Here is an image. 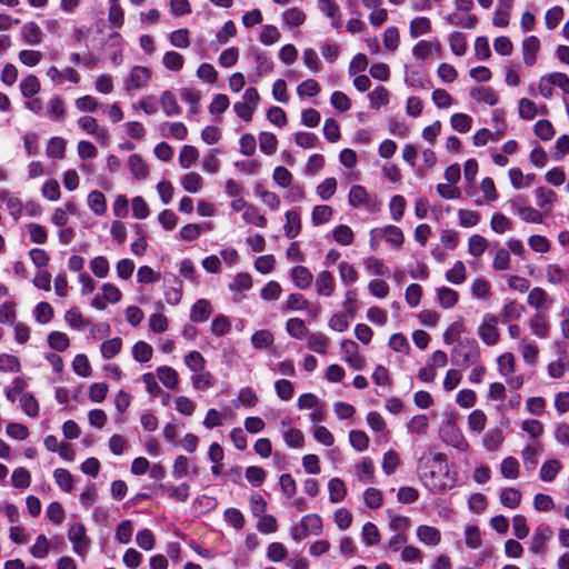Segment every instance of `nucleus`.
Here are the masks:
<instances>
[{"mask_svg": "<svg viewBox=\"0 0 569 569\" xmlns=\"http://www.w3.org/2000/svg\"><path fill=\"white\" fill-rule=\"evenodd\" d=\"M369 246L372 251L378 250L381 239H385L396 250L400 249L405 242V236L401 229L393 224L381 228H373L369 232Z\"/></svg>", "mask_w": 569, "mask_h": 569, "instance_id": "nucleus-1", "label": "nucleus"}, {"mask_svg": "<svg viewBox=\"0 0 569 569\" xmlns=\"http://www.w3.org/2000/svg\"><path fill=\"white\" fill-rule=\"evenodd\" d=\"M348 200L351 207L363 209L368 213H377L381 209V202L377 196L369 194L360 184L350 188Z\"/></svg>", "mask_w": 569, "mask_h": 569, "instance_id": "nucleus-2", "label": "nucleus"}, {"mask_svg": "<svg viewBox=\"0 0 569 569\" xmlns=\"http://www.w3.org/2000/svg\"><path fill=\"white\" fill-rule=\"evenodd\" d=\"M480 360V349L475 339L466 340L451 351V362L460 367H468Z\"/></svg>", "mask_w": 569, "mask_h": 569, "instance_id": "nucleus-3", "label": "nucleus"}, {"mask_svg": "<svg viewBox=\"0 0 569 569\" xmlns=\"http://www.w3.org/2000/svg\"><path fill=\"white\" fill-rule=\"evenodd\" d=\"M511 211L527 223H542L543 212L526 203L521 196H517L509 200Z\"/></svg>", "mask_w": 569, "mask_h": 569, "instance_id": "nucleus-4", "label": "nucleus"}, {"mask_svg": "<svg viewBox=\"0 0 569 569\" xmlns=\"http://www.w3.org/2000/svg\"><path fill=\"white\" fill-rule=\"evenodd\" d=\"M439 436L443 442L458 449L459 451L465 452L469 448V443L465 436L458 426L451 420H447L441 425L439 429Z\"/></svg>", "mask_w": 569, "mask_h": 569, "instance_id": "nucleus-5", "label": "nucleus"}, {"mask_svg": "<svg viewBox=\"0 0 569 569\" xmlns=\"http://www.w3.org/2000/svg\"><path fill=\"white\" fill-rule=\"evenodd\" d=\"M340 351L342 360L353 370H363L366 368V359L360 355L359 346L351 339H343L340 342Z\"/></svg>", "mask_w": 569, "mask_h": 569, "instance_id": "nucleus-6", "label": "nucleus"}, {"mask_svg": "<svg viewBox=\"0 0 569 569\" xmlns=\"http://www.w3.org/2000/svg\"><path fill=\"white\" fill-rule=\"evenodd\" d=\"M498 318L493 313H485L478 327V336L487 346H495L499 341Z\"/></svg>", "mask_w": 569, "mask_h": 569, "instance_id": "nucleus-7", "label": "nucleus"}, {"mask_svg": "<svg viewBox=\"0 0 569 569\" xmlns=\"http://www.w3.org/2000/svg\"><path fill=\"white\" fill-rule=\"evenodd\" d=\"M68 539L72 543V550L76 555L84 558L88 553L89 539L86 535V528L82 523H73L68 529Z\"/></svg>", "mask_w": 569, "mask_h": 569, "instance_id": "nucleus-8", "label": "nucleus"}, {"mask_svg": "<svg viewBox=\"0 0 569 569\" xmlns=\"http://www.w3.org/2000/svg\"><path fill=\"white\" fill-rule=\"evenodd\" d=\"M151 79V70L143 66L133 67L129 76L123 81V88L127 91L139 90L149 83Z\"/></svg>", "mask_w": 569, "mask_h": 569, "instance_id": "nucleus-9", "label": "nucleus"}, {"mask_svg": "<svg viewBox=\"0 0 569 569\" xmlns=\"http://www.w3.org/2000/svg\"><path fill=\"white\" fill-rule=\"evenodd\" d=\"M77 123L86 133L93 136L101 146H106L109 142L108 129L100 128L96 118L82 116L78 119Z\"/></svg>", "mask_w": 569, "mask_h": 569, "instance_id": "nucleus-10", "label": "nucleus"}, {"mask_svg": "<svg viewBox=\"0 0 569 569\" xmlns=\"http://www.w3.org/2000/svg\"><path fill=\"white\" fill-rule=\"evenodd\" d=\"M540 48V40L536 36H528L522 40L521 52L525 66L532 67L536 64Z\"/></svg>", "mask_w": 569, "mask_h": 569, "instance_id": "nucleus-11", "label": "nucleus"}, {"mask_svg": "<svg viewBox=\"0 0 569 569\" xmlns=\"http://www.w3.org/2000/svg\"><path fill=\"white\" fill-rule=\"evenodd\" d=\"M336 279L332 272L322 270L317 273L315 280L316 292L320 297H331L336 291Z\"/></svg>", "mask_w": 569, "mask_h": 569, "instance_id": "nucleus-12", "label": "nucleus"}, {"mask_svg": "<svg viewBox=\"0 0 569 569\" xmlns=\"http://www.w3.org/2000/svg\"><path fill=\"white\" fill-rule=\"evenodd\" d=\"M307 14L303 10L292 7L281 13L282 27L290 31L298 29L306 22Z\"/></svg>", "mask_w": 569, "mask_h": 569, "instance_id": "nucleus-13", "label": "nucleus"}, {"mask_svg": "<svg viewBox=\"0 0 569 569\" xmlns=\"http://www.w3.org/2000/svg\"><path fill=\"white\" fill-rule=\"evenodd\" d=\"M157 312L148 318V328L150 333L159 335L169 329V319L163 315L164 306L161 301L156 305Z\"/></svg>", "mask_w": 569, "mask_h": 569, "instance_id": "nucleus-14", "label": "nucleus"}, {"mask_svg": "<svg viewBox=\"0 0 569 569\" xmlns=\"http://www.w3.org/2000/svg\"><path fill=\"white\" fill-rule=\"evenodd\" d=\"M527 302L530 307L540 312V310H548L553 300L549 297L545 289L535 287L529 291Z\"/></svg>", "mask_w": 569, "mask_h": 569, "instance_id": "nucleus-15", "label": "nucleus"}, {"mask_svg": "<svg viewBox=\"0 0 569 569\" xmlns=\"http://www.w3.org/2000/svg\"><path fill=\"white\" fill-rule=\"evenodd\" d=\"M546 279L552 286L569 282V267L559 263H549L545 268Z\"/></svg>", "mask_w": 569, "mask_h": 569, "instance_id": "nucleus-16", "label": "nucleus"}, {"mask_svg": "<svg viewBox=\"0 0 569 569\" xmlns=\"http://www.w3.org/2000/svg\"><path fill=\"white\" fill-rule=\"evenodd\" d=\"M552 537V530L548 526L538 527L530 540V551L538 555L545 551L547 541Z\"/></svg>", "mask_w": 569, "mask_h": 569, "instance_id": "nucleus-17", "label": "nucleus"}, {"mask_svg": "<svg viewBox=\"0 0 569 569\" xmlns=\"http://www.w3.org/2000/svg\"><path fill=\"white\" fill-rule=\"evenodd\" d=\"M536 204L542 212L549 213L555 202H557V193L548 188L538 187L535 190Z\"/></svg>", "mask_w": 569, "mask_h": 569, "instance_id": "nucleus-18", "label": "nucleus"}, {"mask_svg": "<svg viewBox=\"0 0 569 569\" xmlns=\"http://www.w3.org/2000/svg\"><path fill=\"white\" fill-rule=\"evenodd\" d=\"M290 278L293 284L300 290L310 288L313 281L311 271L301 264L296 266L290 270Z\"/></svg>", "mask_w": 569, "mask_h": 569, "instance_id": "nucleus-19", "label": "nucleus"}, {"mask_svg": "<svg viewBox=\"0 0 569 569\" xmlns=\"http://www.w3.org/2000/svg\"><path fill=\"white\" fill-rule=\"evenodd\" d=\"M528 326L532 335H535L537 338L547 339L549 337L550 323L543 313H535L529 319Z\"/></svg>", "mask_w": 569, "mask_h": 569, "instance_id": "nucleus-20", "label": "nucleus"}, {"mask_svg": "<svg viewBox=\"0 0 569 569\" xmlns=\"http://www.w3.org/2000/svg\"><path fill=\"white\" fill-rule=\"evenodd\" d=\"M22 40L29 46H39L43 41L41 28L33 21L26 22L20 31Z\"/></svg>", "mask_w": 569, "mask_h": 569, "instance_id": "nucleus-21", "label": "nucleus"}, {"mask_svg": "<svg viewBox=\"0 0 569 569\" xmlns=\"http://www.w3.org/2000/svg\"><path fill=\"white\" fill-rule=\"evenodd\" d=\"M283 232L288 239H295L301 231V217L298 210L291 209L284 213Z\"/></svg>", "mask_w": 569, "mask_h": 569, "instance_id": "nucleus-22", "label": "nucleus"}, {"mask_svg": "<svg viewBox=\"0 0 569 569\" xmlns=\"http://www.w3.org/2000/svg\"><path fill=\"white\" fill-rule=\"evenodd\" d=\"M441 46L438 39L420 40L412 48V54L420 61L427 60L433 51H440Z\"/></svg>", "mask_w": 569, "mask_h": 569, "instance_id": "nucleus-23", "label": "nucleus"}, {"mask_svg": "<svg viewBox=\"0 0 569 569\" xmlns=\"http://www.w3.org/2000/svg\"><path fill=\"white\" fill-rule=\"evenodd\" d=\"M212 313V307L208 299L197 300L190 309V320L192 322H204Z\"/></svg>", "mask_w": 569, "mask_h": 569, "instance_id": "nucleus-24", "label": "nucleus"}, {"mask_svg": "<svg viewBox=\"0 0 569 569\" xmlns=\"http://www.w3.org/2000/svg\"><path fill=\"white\" fill-rule=\"evenodd\" d=\"M541 446L539 442H531L528 443L522 450H521V459L523 462V467L527 471L532 472L536 470L538 466V453Z\"/></svg>", "mask_w": 569, "mask_h": 569, "instance_id": "nucleus-25", "label": "nucleus"}, {"mask_svg": "<svg viewBox=\"0 0 569 569\" xmlns=\"http://www.w3.org/2000/svg\"><path fill=\"white\" fill-rule=\"evenodd\" d=\"M417 537L421 543L435 547L441 540V532L436 527L421 525L417 528Z\"/></svg>", "mask_w": 569, "mask_h": 569, "instance_id": "nucleus-26", "label": "nucleus"}, {"mask_svg": "<svg viewBox=\"0 0 569 569\" xmlns=\"http://www.w3.org/2000/svg\"><path fill=\"white\" fill-rule=\"evenodd\" d=\"M307 347L313 352L326 355L330 347V339L322 332H311L307 337Z\"/></svg>", "mask_w": 569, "mask_h": 569, "instance_id": "nucleus-27", "label": "nucleus"}, {"mask_svg": "<svg viewBox=\"0 0 569 569\" xmlns=\"http://www.w3.org/2000/svg\"><path fill=\"white\" fill-rule=\"evenodd\" d=\"M470 96L478 102H483L488 106H496L499 101L497 92L491 87H477L470 90Z\"/></svg>", "mask_w": 569, "mask_h": 569, "instance_id": "nucleus-28", "label": "nucleus"}, {"mask_svg": "<svg viewBox=\"0 0 569 569\" xmlns=\"http://www.w3.org/2000/svg\"><path fill=\"white\" fill-rule=\"evenodd\" d=\"M355 315L352 308H348L346 311L333 313L328 322V326L331 330L337 332H343L349 328V318H352Z\"/></svg>", "mask_w": 569, "mask_h": 569, "instance_id": "nucleus-29", "label": "nucleus"}, {"mask_svg": "<svg viewBox=\"0 0 569 569\" xmlns=\"http://www.w3.org/2000/svg\"><path fill=\"white\" fill-rule=\"evenodd\" d=\"M192 473L193 476L198 475V469L196 466L191 468L189 459L186 456H178L174 459L173 466H172V477L177 480L187 477L189 473Z\"/></svg>", "mask_w": 569, "mask_h": 569, "instance_id": "nucleus-30", "label": "nucleus"}, {"mask_svg": "<svg viewBox=\"0 0 569 569\" xmlns=\"http://www.w3.org/2000/svg\"><path fill=\"white\" fill-rule=\"evenodd\" d=\"M128 168L137 180H144L149 176V167L139 154H132L129 157Z\"/></svg>", "mask_w": 569, "mask_h": 569, "instance_id": "nucleus-31", "label": "nucleus"}, {"mask_svg": "<svg viewBox=\"0 0 569 569\" xmlns=\"http://www.w3.org/2000/svg\"><path fill=\"white\" fill-rule=\"evenodd\" d=\"M160 130L163 137H171L179 141L184 140L188 136L187 127L180 121L164 122L161 124Z\"/></svg>", "mask_w": 569, "mask_h": 569, "instance_id": "nucleus-32", "label": "nucleus"}, {"mask_svg": "<svg viewBox=\"0 0 569 569\" xmlns=\"http://www.w3.org/2000/svg\"><path fill=\"white\" fill-rule=\"evenodd\" d=\"M157 377L160 382L168 389H176L179 385V375L176 369L169 366H160L157 368Z\"/></svg>", "mask_w": 569, "mask_h": 569, "instance_id": "nucleus-33", "label": "nucleus"}, {"mask_svg": "<svg viewBox=\"0 0 569 569\" xmlns=\"http://www.w3.org/2000/svg\"><path fill=\"white\" fill-rule=\"evenodd\" d=\"M432 31L431 20L427 17H416L410 21V37L417 39L421 36L429 34Z\"/></svg>", "mask_w": 569, "mask_h": 569, "instance_id": "nucleus-34", "label": "nucleus"}, {"mask_svg": "<svg viewBox=\"0 0 569 569\" xmlns=\"http://www.w3.org/2000/svg\"><path fill=\"white\" fill-rule=\"evenodd\" d=\"M508 174L512 187L518 190L530 187L536 178L533 173L523 174L519 168L509 169Z\"/></svg>", "mask_w": 569, "mask_h": 569, "instance_id": "nucleus-35", "label": "nucleus"}, {"mask_svg": "<svg viewBox=\"0 0 569 569\" xmlns=\"http://www.w3.org/2000/svg\"><path fill=\"white\" fill-rule=\"evenodd\" d=\"M386 515L389 521V528L392 531H396L397 533H403L406 530L410 528L411 521L408 517L402 516L392 509H388L386 511Z\"/></svg>", "mask_w": 569, "mask_h": 569, "instance_id": "nucleus-36", "label": "nucleus"}, {"mask_svg": "<svg viewBox=\"0 0 569 569\" xmlns=\"http://www.w3.org/2000/svg\"><path fill=\"white\" fill-rule=\"evenodd\" d=\"M375 475V465L371 458L363 457L356 466V476L363 483L372 482Z\"/></svg>", "mask_w": 569, "mask_h": 569, "instance_id": "nucleus-37", "label": "nucleus"}, {"mask_svg": "<svg viewBox=\"0 0 569 569\" xmlns=\"http://www.w3.org/2000/svg\"><path fill=\"white\" fill-rule=\"evenodd\" d=\"M181 187L189 193H198L203 188V178L197 172H188L180 179Z\"/></svg>", "mask_w": 569, "mask_h": 569, "instance_id": "nucleus-38", "label": "nucleus"}, {"mask_svg": "<svg viewBox=\"0 0 569 569\" xmlns=\"http://www.w3.org/2000/svg\"><path fill=\"white\" fill-rule=\"evenodd\" d=\"M0 200L6 202L7 210L9 214L18 220L23 210L22 201L18 197L10 196L8 191H0Z\"/></svg>", "mask_w": 569, "mask_h": 569, "instance_id": "nucleus-39", "label": "nucleus"}, {"mask_svg": "<svg viewBox=\"0 0 569 569\" xmlns=\"http://www.w3.org/2000/svg\"><path fill=\"white\" fill-rule=\"evenodd\" d=\"M160 103H161L162 111L168 117L179 116L181 113V108L177 101V98L169 90H166L161 93Z\"/></svg>", "mask_w": 569, "mask_h": 569, "instance_id": "nucleus-40", "label": "nucleus"}, {"mask_svg": "<svg viewBox=\"0 0 569 569\" xmlns=\"http://www.w3.org/2000/svg\"><path fill=\"white\" fill-rule=\"evenodd\" d=\"M503 440V431L499 428H492L486 432L482 442L487 451H496L502 445Z\"/></svg>", "mask_w": 569, "mask_h": 569, "instance_id": "nucleus-41", "label": "nucleus"}, {"mask_svg": "<svg viewBox=\"0 0 569 569\" xmlns=\"http://www.w3.org/2000/svg\"><path fill=\"white\" fill-rule=\"evenodd\" d=\"M561 469L562 465L558 459H549L542 463L539 477L545 482H551Z\"/></svg>", "mask_w": 569, "mask_h": 569, "instance_id": "nucleus-42", "label": "nucleus"}, {"mask_svg": "<svg viewBox=\"0 0 569 569\" xmlns=\"http://www.w3.org/2000/svg\"><path fill=\"white\" fill-rule=\"evenodd\" d=\"M40 81L34 74H28L20 82V91L26 99L33 98L40 92Z\"/></svg>", "mask_w": 569, "mask_h": 569, "instance_id": "nucleus-43", "label": "nucleus"}, {"mask_svg": "<svg viewBox=\"0 0 569 569\" xmlns=\"http://www.w3.org/2000/svg\"><path fill=\"white\" fill-rule=\"evenodd\" d=\"M50 549V540L46 535L41 533L37 536L36 541L29 551L34 559H44L49 555Z\"/></svg>", "mask_w": 569, "mask_h": 569, "instance_id": "nucleus-44", "label": "nucleus"}, {"mask_svg": "<svg viewBox=\"0 0 569 569\" xmlns=\"http://www.w3.org/2000/svg\"><path fill=\"white\" fill-rule=\"evenodd\" d=\"M67 142L61 137H53L48 141L47 156L53 160L63 159L66 156Z\"/></svg>", "mask_w": 569, "mask_h": 569, "instance_id": "nucleus-45", "label": "nucleus"}, {"mask_svg": "<svg viewBox=\"0 0 569 569\" xmlns=\"http://www.w3.org/2000/svg\"><path fill=\"white\" fill-rule=\"evenodd\" d=\"M301 526L308 535L319 536L322 533L323 525L319 515L310 513L301 518Z\"/></svg>", "mask_w": 569, "mask_h": 569, "instance_id": "nucleus-46", "label": "nucleus"}, {"mask_svg": "<svg viewBox=\"0 0 569 569\" xmlns=\"http://www.w3.org/2000/svg\"><path fill=\"white\" fill-rule=\"evenodd\" d=\"M329 500L332 503L342 501L347 495L345 482L340 478H332L328 482Z\"/></svg>", "mask_w": 569, "mask_h": 569, "instance_id": "nucleus-47", "label": "nucleus"}, {"mask_svg": "<svg viewBox=\"0 0 569 569\" xmlns=\"http://www.w3.org/2000/svg\"><path fill=\"white\" fill-rule=\"evenodd\" d=\"M242 220L246 223H249V224H252V226H256L259 228H264V227H267V223H268L267 218L260 212L259 208L252 203H250V206H248L246 212L242 213Z\"/></svg>", "mask_w": 569, "mask_h": 569, "instance_id": "nucleus-48", "label": "nucleus"}, {"mask_svg": "<svg viewBox=\"0 0 569 569\" xmlns=\"http://www.w3.org/2000/svg\"><path fill=\"white\" fill-rule=\"evenodd\" d=\"M286 330L295 339H305L308 337L309 329L300 318H291L286 323Z\"/></svg>", "mask_w": 569, "mask_h": 569, "instance_id": "nucleus-49", "label": "nucleus"}, {"mask_svg": "<svg viewBox=\"0 0 569 569\" xmlns=\"http://www.w3.org/2000/svg\"><path fill=\"white\" fill-rule=\"evenodd\" d=\"M338 271L340 281L348 286L357 282L359 280V272L356 267L347 261H341L338 264Z\"/></svg>", "mask_w": 569, "mask_h": 569, "instance_id": "nucleus-50", "label": "nucleus"}, {"mask_svg": "<svg viewBox=\"0 0 569 569\" xmlns=\"http://www.w3.org/2000/svg\"><path fill=\"white\" fill-rule=\"evenodd\" d=\"M53 478L59 488L64 492H71L74 487V479L71 472L63 468L53 471Z\"/></svg>", "mask_w": 569, "mask_h": 569, "instance_id": "nucleus-51", "label": "nucleus"}, {"mask_svg": "<svg viewBox=\"0 0 569 569\" xmlns=\"http://www.w3.org/2000/svg\"><path fill=\"white\" fill-rule=\"evenodd\" d=\"M183 361H184V365L187 366V368L192 373L200 372L206 369L207 361H206L204 357L197 350L189 351L184 356Z\"/></svg>", "mask_w": 569, "mask_h": 569, "instance_id": "nucleus-52", "label": "nucleus"}, {"mask_svg": "<svg viewBox=\"0 0 569 569\" xmlns=\"http://www.w3.org/2000/svg\"><path fill=\"white\" fill-rule=\"evenodd\" d=\"M332 238L340 246H350L353 242L355 233L347 224H339L332 229Z\"/></svg>", "mask_w": 569, "mask_h": 569, "instance_id": "nucleus-53", "label": "nucleus"}, {"mask_svg": "<svg viewBox=\"0 0 569 569\" xmlns=\"http://www.w3.org/2000/svg\"><path fill=\"white\" fill-rule=\"evenodd\" d=\"M153 349L146 341H138L132 347V357L137 362L144 363L152 359Z\"/></svg>", "mask_w": 569, "mask_h": 569, "instance_id": "nucleus-54", "label": "nucleus"}, {"mask_svg": "<svg viewBox=\"0 0 569 569\" xmlns=\"http://www.w3.org/2000/svg\"><path fill=\"white\" fill-rule=\"evenodd\" d=\"M48 345L51 349L63 352L70 346V339L67 333L61 331H52L48 335Z\"/></svg>", "mask_w": 569, "mask_h": 569, "instance_id": "nucleus-55", "label": "nucleus"}, {"mask_svg": "<svg viewBox=\"0 0 569 569\" xmlns=\"http://www.w3.org/2000/svg\"><path fill=\"white\" fill-rule=\"evenodd\" d=\"M381 539L378 527L372 522H366L361 529V540L367 547L379 543Z\"/></svg>", "mask_w": 569, "mask_h": 569, "instance_id": "nucleus-56", "label": "nucleus"}, {"mask_svg": "<svg viewBox=\"0 0 569 569\" xmlns=\"http://www.w3.org/2000/svg\"><path fill=\"white\" fill-rule=\"evenodd\" d=\"M191 383L196 390H207L214 386V378L206 369L191 376Z\"/></svg>", "mask_w": 569, "mask_h": 569, "instance_id": "nucleus-57", "label": "nucleus"}, {"mask_svg": "<svg viewBox=\"0 0 569 569\" xmlns=\"http://www.w3.org/2000/svg\"><path fill=\"white\" fill-rule=\"evenodd\" d=\"M389 91L385 87L380 86L375 88L368 94L370 107L372 109L379 110L381 107L387 106L389 103Z\"/></svg>", "mask_w": 569, "mask_h": 569, "instance_id": "nucleus-58", "label": "nucleus"}, {"mask_svg": "<svg viewBox=\"0 0 569 569\" xmlns=\"http://www.w3.org/2000/svg\"><path fill=\"white\" fill-rule=\"evenodd\" d=\"M19 402L20 408L27 416L34 418L39 415V403L32 393H21Z\"/></svg>", "mask_w": 569, "mask_h": 569, "instance_id": "nucleus-59", "label": "nucleus"}, {"mask_svg": "<svg viewBox=\"0 0 569 569\" xmlns=\"http://www.w3.org/2000/svg\"><path fill=\"white\" fill-rule=\"evenodd\" d=\"M333 216V209L327 204L315 206L311 212L313 226H320L330 221Z\"/></svg>", "mask_w": 569, "mask_h": 569, "instance_id": "nucleus-60", "label": "nucleus"}, {"mask_svg": "<svg viewBox=\"0 0 569 569\" xmlns=\"http://www.w3.org/2000/svg\"><path fill=\"white\" fill-rule=\"evenodd\" d=\"M451 128L459 133H467L472 127V118L462 112L453 113L450 118Z\"/></svg>", "mask_w": 569, "mask_h": 569, "instance_id": "nucleus-61", "label": "nucleus"}, {"mask_svg": "<svg viewBox=\"0 0 569 569\" xmlns=\"http://www.w3.org/2000/svg\"><path fill=\"white\" fill-rule=\"evenodd\" d=\"M281 33L273 24H263L259 33V41L264 46H272L279 42Z\"/></svg>", "mask_w": 569, "mask_h": 569, "instance_id": "nucleus-62", "label": "nucleus"}, {"mask_svg": "<svg viewBox=\"0 0 569 569\" xmlns=\"http://www.w3.org/2000/svg\"><path fill=\"white\" fill-rule=\"evenodd\" d=\"M88 206L97 216H103L107 211L104 194L98 190L91 191L88 196Z\"/></svg>", "mask_w": 569, "mask_h": 569, "instance_id": "nucleus-63", "label": "nucleus"}, {"mask_svg": "<svg viewBox=\"0 0 569 569\" xmlns=\"http://www.w3.org/2000/svg\"><path fill=\"white\" fill-rule=\"evenodd\" d=\"M569 370V357L560 356L556 361L548 365V373L551 378L559 379Z\"/></svg>", "mask_w": 569, "mask_h": 569, "instance_id": "nucleus-64", "label": "nucleus"}]
</instances>
